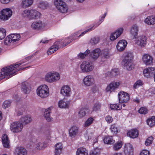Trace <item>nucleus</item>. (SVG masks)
I'll return each mask as SVG.
<instances>
[{
	"instance_id": "f257e3e1",
	"label": "nucleus",
	"mask_w": 155,
	"mask_h": 155,
	"mask_svg": "<svg viewBox=\"0 0 155 155\" xmlns=\"http://www.w3.org/2000/svg\"><path fill=\"white\" fill-rule=\"evenodd\" d=\"M21 64V63L13 64L2 69L0 72V80L4 78L7 79L15 75L17 71L24 68H18Z\"/></svg>"
},
{
	"instance_id": "f03ea898",
	"label": "nucleus",
	"mask_w": 155,
	"mask_h": 155,
	"mask_svg": "<svg viewBox=\"0 0 155 155\" xmlns=\"http://www.w3.org/2000/svg\"><path fill=\"white\" fill-rule=\"evenodd\" d=\"M133 58L132 54L128 52L126 53L124 56V58L122 60V64L128 70H132L134 67L132 62Z\"/></svg>"
},
{
	"instance_id": "7ed1b4c3",
	"label": "nucleus",
	"mask_w": 155,
	"mask_h": 155,
	"mask_svg": "<svg viewBox=\"0 0 155 155\" xmlns=\"http://www.w3.org/2000/svg\"><path fill=\"white\" fill-rule=\"evenodd\" d=\"M48 87L46 85L40 86L37 89V95L42 98H46L49 95Z\"/></svg>"
},
{
	"instance_id": "20e7f679",
	"label": "nucleus",
	"mask_w": 155,
	"mask_h": 155,
	"mask_svg": "<svg viewBox=\"0 0 155 155\" xmlns=\"http://www.w3.org/2000/svg\"><path fill=\"white\" fill-rule=\"evenodd\" d=\"M54 3L56 8L59 11L63 13L67 12L68 7L65 3L62 0H55Z\"/></svg>"
},
{
	"instance_id": "39448f33",
	"label": "nucleus",
	"mask_w": 155,
	"mask_h": 155,
	"mask_svg": "<svg viewBox=\"0 0 155 155\" xmlns=\"http://www.w3.org/2000/svg\"><path fill=\"white\" fill-rule=\"evenodd\" d=\"M23 128V125L20 121H16L12 122L10 125V129L11 131L14 133L21 132Z\"/></svg>"
},
{
	"instance_id": "423d86ee",
	"label": "nucleus",
	"mask_w": 155,
	"mask_h": 155,
	"mask_svg": "<svg viewBox=\"0 0 155 155\" xmlns=\"http://www.w3.org/2000/svg\"><path fill=\"white\" fill-rule=\"evenodd\" d=\"M83 72H87L92 71L94 68L93 63L90 61H84L80 66Z\"/></svg>"
},
{
	"instance_id": "0eeeda50",
	"label": "nucleus",
	"mask_w": 155,
	"mask_h": 155,
	"mask_svg": "<svg viewBox=\"0 0 155 155\" xmlns=\"http://www.w3.org/2000/svg\"><path fill=\"white\" fill-rule=\"evenodd\" d=\"M118 96L119 103H127L130 99L129 94L124 91L120 92L118 94Z\"/></svg>"
},
{
	"instance_id": "6e6552de",
	"label": "nucleus",
	"mask_w": 155,
	"mask_h": 155,
	"mask_svg": "<svg viewBox=\"0 0 155 155\" xmlns=\"http://www.w3.org/2000/svg\"><path fill=\"white\" fill-rule=\"evenodd\" d=\"M12 11L10 8L3 9L0 13V18L3 20H8L12 15Z\"/></svg>"
},
{
	"instance_id": "1a4fd4ad",
	"label": "nucleus",
	"mask_w": 155,
	"mask_h": 155,
	"mask_svg": "<svg viewBox=\"0 0 155 155\" xmlns=\"http://www.w3.org/2000/svg\"><path fill=\"white\" fill-rule=\"evenodd\" d=\"M155 73V68L152 67L146 68L143 71L144 76L147 78L152 77Z\"/></svg>"
},
{
	"instance_id": "9d476101",
	"label": "nucleus",
	"mask_w": 155,
	"mask_h": 155,
	"mask_svg": "<svg viewBox=\"0 0 155 155\" xmlns=\"http://www.w3.org/2000/svg\"><path fill=\"white\" fill-rule=\"evenodd\" d=\"M120 83L118 82L113 81L111 83L107 86L106 88L107 92H111L114 91L118 88L119 86Z\"/></svg>"
},
{
	"instance_id": "9b49d317",
	"label": "nucleus",
	"mask_w": 155,
	"mask_h": 155,
	"mask_svg": "<svg viewBox=\"0 0 155 155\" xmlns=\"http://www.w3.org/2000/svg\"><path fill=\"white\" fill-rule=\"evenodd\" d=\"M84 84L87 86L92 85L94 82L93 77L91 75H87L84 78L83 80Z\"/></svg>"
},
{
	"instance_id": "f8f14e48",
	"label": "nucleus",
	"mask_w": 155,
	"mask_h": 155,
	"mask_svg": "<svg viewBox=\"0 0 155 155\" xmlns=\"http://www.w3.org/2000/svg\"><path fill=\"white\" fill-rule=\"evenodd\" d=\"M101 52V50L99 48H96L90 51V57L93 60H96L99 57Z\"/></svg>"
},
{
	"instance_id": "ddd939ff",
	"label": "nucleus",
	"mask_w": 155,
	"mask_h": 155,
	"mask_svg": "<svg viewBox=\"0 0 155 155\" xmlns=\"http://www.w3.org/2000/svg\"><path fill=\"white\" fill-rule=\"evenodd\" d=\"M136 43L141 47H144L146 44V38L144 36H140L136 38Z\"/></svg>"
},
{
	"instance_id": "4468645a",
	"label": "nucleus",
	"mask_w": 155,
	"mask_h": 155,
	"mask_svg": "<svg viewBox=\"0 0 155 155\" xmlns=\"http://www.w3.org/2000/svg\"><path fill=\"white\" fill-rule=\"evenodd\" d=\"M123 28H120L117 29L116 31L113 33L110 37V39L111 41H114L120 36L123 32Z\"/></svg>"
},
{
	"instance_id": "2eb2a0df",
	"label": "nucleus",
	"mask_w": 155,
	"mask_h": 155,
	"mask_svg": "<svg viewBox=\"0 0 155 155\" xmlns=\"http://www.w3.org/2000/svg\"><path fill=\"white\" fill-rule=\"evenodd\" d=\"M60 41H57L54 43V44L49 48V51L47 52L48 55L51 54L52 53H54L55 51L57 50L59 48L61 47L62 45H60Z\"/></svg>"
},
{
	"instance_id": "dca6fc26",
	"label": "nucleus",
	"mask_w": 155,
	"mask_h": 155,
	"mask_svg": "<svg viewBox=\"0 0 155 155\" xmlns=\"http://www.w3.org/2000/svg\"><path fill=\"white\" fill-rule=\"evenodd\" d=\"M133 149L130 143L125 144L124 152L125 155H133Z\"/></svg>"
},
{
	"instance_id": "f3484780",
	"label": "nucleus",
	"mask_w": 155,
	"mask_h": 155,
	"mask_svg": "<svg viewBox=\"0 0 155 155\" xmlns=\"http://www.w3.org/2000/svg\"><path fill=\"white\" fill-rule=\"evenodd\" d=\"M30 19H38L39 18L41 15V13L37 11L31 9L30 10Z\"/></svg>"
},
{
	"instance_id": "a211bd4d",
	"label": "nucleus",
	"mask_w": 155,
	"mask_h": 155,
	"mask_svg": "<svg viewBox=\"0 0 155 155\" xmlns=\"http://www.w3.org/2000/svg\"><path fill=\"white\" fill-rule=\"evenodd\" d=\"M127 45V43L125 40H120L117 45V49L120 51H122L124 49Z\"/></svg>"
},
{
	"instance_id": "6ab92c4d",
	"label": "nucleus",
	"mask_w": 155,
	"mask_h": 155,
	"mask_svg": "<svg viewBox=\"0 0 155 155\" xmlns=\"http://www.w3.org/2000/svg\"><path fill=\"white\" fill-rule=\"evenodd\" d=\"M138 31V27L136 25H134L132 27L130 33L133 39H136L137 38Z\"/></svg>"
},
{
	"instance_id": "aec40b11",
	"label": "nucleus",
	"mask_w": 155,
	"mask_h": 155,
	"mask_svg": "<svg viewBox=\"0 0 155 155\" xmlns=\"http://www.w3.org/2000/svg\"><path fill=\"white\" fill-rule=\"evenodd\" d=\"M144 63L147 65L151 64L153 62L152 57L148 54H144L142 58Z\"/></svg>"
},
{
	"instance_id": "412c9836",
	"label": "nucleus",
	"mask_w": 155,
	"mask_h": 155,
	"mask_svg": "<svg viewBox=\"0 0 155 155\" xmlns=\"http://www.w3.org/2000/svg\"><path fill=\"white\" fill-rule=\"evenodd\" d=\"M15 153V155H27V152L25 148L18 147L16 148Z\"/></svg>"
},
{
	"instance_id": "4be33fe9",
	"label": "nucleus",
	"mask_w": 155,
	"mask_h": 155,
	"mask_svg": "<svg viewBox=\"0 0 155 155\" xmlns=\"http://www.w3.org/2000/svg\"><path fill=\"white\" fill-rule=\"evenodd\" d=\"M2 143L5 147L8 148L10 146L9 140L8 137L6 134H3L2 138Z\"/></svg>"
},
{
	"instance_id": "5701e85b",
	"label": "nucleus",
	"mask_w": 155,
	"mask_h": 155,
	"mask_svg": "<svg viewBox=\"0 0 155 155\" xmlns=\"http://www.w3.org/2000/svg\"><path fill=\"white\" fill-rule=\"evenodd\" d=\"M54 153L55 155H60L62 152L63 147L62 144L59 143L55 145Z\"/></svg>"
},
{
	"instance_id": "b1692460",
	"label": "nucleus",
	"mask_w": 155,
	"mask_h": 155,
	"mask_svg": "<svg viewBox=\"0 0 155 155\" xmlns=\"http://www.w3.org/2000/svg\"><path fill=\"white\" fill-rule=\"evenodd\" d=\"M71 91V89L68 86H63L61 89V93L64 96H67L70 95V93Z\"/></svg>"
},
{
	"instance_id": "393cba45",
	"label": "nucleus",
	"mask_w": 155,
	"mask_h": 155,
	"mask_svg": "<svg viewBox=\"0 0 155 155\" xmlns=\"http://www.w3.org/2000/svg\"><path fill=\"white\" fill-rule=\"evenodd\" d=\"M51 108V107H49L46 109L44 112V117L46 120L48 122H50L52 120V118L50 115Z\"/></svg>"
},
{
	"instance_id": "a878e982",
	"label": "nucleus",
	"mask_w": 155,
	"mask_h": 155,
	"mask_svg": "<svg viewBox=\"0 0 155 155\" xmlns=\"http://www.w3.org/2000/svg\"><path fill=\"white\" fill-rule=\"evenodd\" d=\"M42 22L40 21L34 22L31 25V28L35 29H39L42 27Z\"/></svg>"
},
{
	"instance_id": "bb28decb",
	"label": "nucleus",
	"mask_w": 155,
	"mask_h": 155,
	"mask_svg": "<svg viewBox=\"0 0 155 155\" xmlns=\"http://www.w3.org/2000/svg\"><path fill=\"white\" fill-rule=\"evenodd\" d=\"M31 121V119L30 117L26 116L22 117L20 119V122L24 125H26Z\"/></svg>"
},
{
	"instance_id": "cd10ccee",
	"label": "nucleus",
	"mask_w": 155,
	"mask_h": 155,
	"mask_svg": "<svg viewBox=\"0 0 155 155\" xmlns=\"http://www.w3.org/2000/svg\"><path fill=\"white\" fill-rule=\"evenodd\" d=\"M138 132L136 129H132L127 132V135L133 138H136L138 137Z\"/></svg>"
},
{
	"instance_id": "c85d7f7f",
	"label": "nucleus",
	"mask_w": 155,
	"mask_h": 155,
	"mask_svg": "<svg viewBox=\"0 0 155 155\" xmlns=\"http://www.w3.org/2000/svg\"><path fill=\"white\" fill-rule=\"evenodd\" d=\"M78 129L77 127L73 126L69 130V136L72 137H74L78 133Z\"/></svg>"
},
{
	"instance_id": "c756f323",
	"label": "nucleus",
	"mask_w": 155,
	"mask_h": 155,
	"mask_svg": "<svg viewBox=\"0 0 155 155\" xmlns=\"http://www.w3.org/2000/svg\"><path fill=\"white\" fill-rule=\"evenodd\" d=\"M88 151L86 148L81 147L77 149L76 152V155H87Z\"/></svg>"
},
{
	"instance_id": "7c9ffc66",
	"label": "nucleus",
	"mask_w": 155,
	"mask_h": 155,
	"mask_svg": "<svg viewBox=\"0 0 155 155\" xmlns=\"http://www.w3.org/2000/svg\"><path fill=\"white\" fill-rule=\"evenodd\" d=\"M21 89L24 93L28 94L30 91L31 87L28 84L24 83L21 85Z\"/></svg>"
},
{
	"instance_id": "2f4dec72",
	"label": "nucleus",
	"mask_w": 155,
	"mask_h": 155,
	"mask_svg": "<svg viewBox=\"0 0 155 155\" xmlns=\"http://www.w3.org/2000/svg\"><path fill=\"white\" fill-rule=\"evenodd\" d=\"M38 6L39 8L44 10L49 7V4L46 2L41 1L38 3Z\"/></svg>"
},
{
	"instance_id": "473e14b6",
	"label": "nucleus",
	"mask_w": 155,
	"mask_h": 155,
	"mask_svg": "<svg viewBox=\"0 0 155 155\" xmlns=\"http://www.w3.org/2000/svg\"><path fill=\"white\" fill-rule=\"evenodd\" d=\"M145 22L149 25H153L155 23V15L148 17L145 20Z\"/></svg>"
},
{
	"instance_id": "72a5a7b5",
	"label": "nucleus",
	"mask_w": 155,
	"mask_h": 155,
	"mask_svg": "<svg viewBox=\"0 0 155 155\" xmlns=\"http://www.w3.org/2000/svg\"><path fill=\"white\" fill-rule=\"evenodd\" d=\"M69 101H65V100L64 99L60 101L58 103V106L59 107L61 108H67L69 104Z\"/></svg>"
},
{
	"instance_id": "f704fd0d",
	"label": "nucleus",
	"mask_w": 155,
	"mask_h": 155,
	"mask_svg": "<svg viewBox=\"0 0 155 155\" xmlns=\"http://www.w3.org/2000/svg\"><path fill=\"white\" fill-rule=\"evenodd\" d=\"M33 0H23L21 5L23 8L28 7L32 4Z\"/></svg>"
},
{
	"instance_id": "c9c22d12",
	"label": "nucleus",
	"mask_w": 155,
	"mask_h": 155,
	"mask_svg": "<svg viewBox=\"0 0 155 155\" xmlns=\"http://www.w3.org/2000/svg\"><path fill=\"white\" fill-rule=\"evenodd\" d=\"M104 141L105 143L113 144L115 141L113 140L112 136H110L105 137L104 139Z\"/></svg>"
},
{
	"instance_id": "e433bc0d",
	"label": "nucleus",
	"mask_w": 155,
	"mask_h": 155,
	"mask_svg": "<svg viewBox=\"0 0 155 155\" xmlns=\"http://www.w3.org/2000/svg\"><path fill=\"white\" fill-rule=\"evenodd\" d=\"M12 39V41L13 43L16 41H18L20 38L21 36L19 34H12L9 35Z\"/></svg>"
},
{
	"instance_id": "4c0bfd02",
	"label": "nucleus",
	"mask_w": 155,
	"mask_h": 155,
	"mask_svg": "<svg viewBox=\"0 0 155 155\" xmlns=\"http://www.w3.org/2000/svg\"><path fill=\"white\" fill-rule=\"evenodd\" d=\"M87 109L86 108H81L78 112V116L80 118L84 117L86 115Z\"/></svg>"
},
{
	"instance_id": "58836bf2",
	"label": "nucleus",
	"mask_w": 155,
	"mask_h": 155,
	"mask_svg": "<svg viewBox=\"0 0 155 155\" xmlns=\"http://www.w3.org/2000/svg\"><path fill=\"white\" fill-rule=\"evenodd\" d=\"M147 124L150 127H153L155 125V117H152L147 120Z\"/></svg>"
},
{
	"instance_id": "ea45409f",
	"label": "nucleus",
	"mask_w": 155,
	"mask_h": 155,
	"mask_svg": "<svg viewBox=\"0 0 155 155\" xmlns=\"http://www.w3.org/2000/svg\"><path fill=\"white\" fill-rule=\"evenodd\" d=\"M100 40V38L98 36H96L91 38L90 41V42L92 45H94L98 43Z\"/></svg>"
},
{
	"instance_id": "a19ab883",
	"label": "nucleus",
	"mask_w": 155,
	"mask_h": 155,
	"mask_svg": "<svg viewBox=\"0 0 155 155\" xmlns=\"http://www.w3.org/2000/svg\"><path fill=\"white\" fill-rule=\"evenodd\" d=\"M46 147V144L44 142H40L36 145V148L38 150H41Z\"/></svg>"
},
{
	"instance_id": "79ce46f5",
	"label": "nucleus",
	"mask_w": 155,
	"mask_h": 155,
	"mask_svg": "<svg viewBox=\"0 0 155 155\" xmlns=\"http://www.w3.org/2000/svg\"><path fill=\"white\" fill-rule=\"evenodd\" d=\"M90 53V50L87 49L86 51L83 53H80L78 55V57L81 59H83L84 58Z\"/></svg>"
},
{
	"instance_id": "37998d69",
	"label": "nucleus",
	"mask_w": 155,
	"mask_h": 155,
	"mask_svg": "<svg viewBox=\"0 0 155 155\" xmlns=\"http://www.w3.org/2000/svg\"><path fill=\"white\" fill-rule=\"evenodd\" d=\"M45 80L48 82L50 83L53 82L51 73H47L45 76Z\"/></svg>"
},
{
	"instance_id": "c03bdc74",
	"label": "nucleus",
	"mask_w": 155,
	"mask_h": 155,
	"mask_svg": "<svg viewBox=\"0 0 155 155\" xmlns=\"http://www.w3.org/2000/svg\"><path fill=\"white\" fill-rule=\"evenodd\" d=\"M101 104L99 103H95L93 107V111H99L101 110Z\"/></svg>"
},
{
	"instance_id": "a18cd8bd",
	"label": "nucleus",
	"mask_w": 155,
	"mask_h": 155,
	"mask_svg": "<svg viewBox=\"0 0 155 155\" xmlns=\"http://www.w3.org/2000/svg\"><path fill=\"white\" fill-rule=\"evenodd\" d=\"M52 78L53 82L56 81L60 79V75L57 72L52 73Z\"/></svg>"
},
{
	"instance_id": "49530a36",
	"label": "nucleus",
	"mask_w": 155,
	"mask_h": 155,
	"mask_svg": "<svg viewBox=\"0 0 155 155\" xmlns=\"http://www.w3.org/2000/svg\"><path fill=\"white\" fill-rule=\"evenodd\" d=\"M5 35V30L3 28H0V40L3 39Z\"/></svg>"
},
{
	"instance_id": "de8ad7c7",
	"label": "nucleus",
	"mask_w": 155,
	"mask_h": 155,
	"mask_svg": "<svg viewBox=\"0 0 155 155\" xmlns=\"http://www.w3.org/2000/svg\"><path fill=\"white\" fill-rule=\"evenodd\" d=\"M94 119L92 117L89 118L84 123V127H87L90 125L93 122Z\"/></svg>"
},
{
	"instance_id": "09e8293b",
	"label": "nucleus",
	"mask_w": 155,
	"mask_h": 155,
	"mask_svg": "<svg viewBox=\"0 0 155 155\" xmlns=\"http://www.w3.org/2000/svg\"><path fill=\"white\" fill-rule=\"evenodd\" d=\"M100 150L98 148H96L94 150L91 151L89 155H98L100 154Z\"/></svg>"
},
{
	"instance_id": "8fccbe9b",
	"label": "nucleus",
	"mask_w": 155,
	"mask_h": 155,
	"mask_svg": "<svg viewBox=\"0 0 155 155\" xmlns=\"http://www.w3.org/2000/svg\"><path fill=\"white\" fill-rule=\"evenodd\" d=\"M122 142L121 141L117 142L114 145V149L115 150H117L119 149L122 147Z\"/></svg>"
},
{
	"instance_id": "3c124183",
	"label": "nucleus",
	"mask_w": 155,
	"mask_h": 155,
	"mask_svg": "<svg viewBox=\"0 0 155 155\" xmlns=\"http://www.w3.org/2000/svg\"><path fill=\"white\" fill-rule=\"evenodd\" d=\"M30 10H25L23 11L22 13V15L23 17H26L28 18H30Z\"/></svg>"
},
{
	"instance_id": "603ef678",
	"label": "nucleus",
	"mask_w": 155,
	"mask_h": 155,
	"mask_svg": "<svg viewBox=\"0 0 155 155\" xmlns=\"http://www.w3.org/2000/svg\"><path fill=\"white\" fill-rule=\"evenodd\" d=\"M110 107L112 110H120L121 109V105H120L119 104H112L110 105Z\"/></svg>"
},
{
	"instance_id": "864d4df0",
	"label": "nucleus",
	"mask_w": 155,
	"mask_h": 155,
	"mask_svg": "<svg viewBox=\"0 0 155 155\" xmlns=\"http://www.w3.org/2000/svg\"><path fill=\"white\" fill-rule=\"evenodd\" d=\"M11 101L9 100H6L3 103L2 107L4 108H6L9 107L11 105Z\"/></svg>"
},
{
	"instance_id": "5fc2aeb1",
	"label": "nucleus",
	"mask_w": 155,
	"mask_h": 155,
	"mask_svg": "<svg viewBox=\"0 0 155 155\" xmlns=\"http://www.w3.org/2000/svg\"><path fill=\"white\" fill-rule=\"evenodd\" d=\"M10 37V35H8L5 39L4 41V43L6 45H10L12 44V39Z\"/></svg>"
},
{
	"instance_id": "6e6d98bb",
	"label": "nucleus",
	"mask_w": 155,
	"mask_h": 155,
	"mask_svg": "<svg viewBox=\"0 0 155 155\" xmlns=\"http://www.w3.org/2000/svg\"><path fill=\"white\" fill-rule=\"evenodd\" d=\"M143 85L142 81L140 80L137 81L134 84L133 87L134 89H136L139 87L140 86Z\"/></svg>"
},
{
	"instance_id": "4d7b16f0",
	"label": "nucleus",
	"mask_w": 155,
	"mask_h": 155,
	"mask_svg": "<svg viewBox=\"0 0 155 155\" xmlns=\"http://www.w3.org/2000/svg\"><path fill=\"white\" fill-rule=\"evenodd\" d=\"M153 140V138L152 137H149L146 140L145 142V144L146 146H149L152 144V141Z\"/></svg>"
},
{
	"instance_id": "13d9d810",
	"label": "nucleus",
	"mask_w": 155,
	"mask_h": 155,
	"mask_svg": "<svg viewBox=\"0 0 155 155\" xmlns=\"http://www.w3.org/2000/svg\"><path fill=\"white\" fill-rule=\"evenodd\" d=\"M110 129L111 132L114 133H117L118 131L117 125L115 124L111 125Z\"/></svg>"
},
{
	"instance_id": "bf43d9fd",
	"label": "nucleus",
	"mask_w": 155,
	"mask_h": 155,
	"mask_svg": "<svg viewBox=\"0 0 155 155\" xmlns=\"http://www.w3.org/2000/svg\"><path fill=\"white\" fill-rule=\"evenodd\" d=\"M67 40V39H66L65 40H62L61 41H59L60 43H59V44L60 45H62V46L61 48H63L65 46L67 45H68L71 42H67V43L64 44L65 42H66Z\"/></svg>"
},
{
	"instance_id": "052dcab7",
	"label": "nucleus",
	"mask_w": 155,
	"mask_h": 155,
	"mask_svg": "<svg viewBox=\"0 0 155 155\" xmlns=\"http://www.w3.org/2000/svg\"><path fill=\"white\" fill-rule=\"evenodd\" d=\"M102 56L103 58H108L109 56L108 51L107 50L106 51H103L102 53Z\"/></svg>"
},
{
	"instance_id": "680f3d73",
	"label": "nucleus",
	"mask_w": 155,
	"mask_h": 155,
	"mask_svg": "<svg viewBox=\"0 0 155 155\" xmlns=\"http://www.w3.org/2000/svg\"><path fill=\"white\" fill-rule=\"evenodd\" d=\"M95 28V27H94V25L93 26H92L91 27L89 28V29H87V30L84 31L83 32H82L78 36V37H81V36H83L84 34H86V33H87L88 31H91L92 30L94 29Z\"/></svg>"
},
{
	"instance_id": "e2e57ef3",
	"label": "nucleus",
	"mask_w": 155,
	"mask_h": 155,
	"mask_svg": "<svg viewBox=\"0 0 155 155\" xmlns=\"http://www.w3.org/2000/svg\"><path fill=\"white\" fill-rule=\"evenodd\" d=\"M139 113L141 114H146L147 112V110L145 108L142 107L138 110Z\"/></svg>"
},
{
	"instance_id": "0e129e2a",
	"label": "nucleus",
	"mask_w": 155,
	"mask_h": 155,
	"mask_svg": "<svg viewBox=\"0 0 155 155\" xmlns=\"http://www.w3.org/2000/svg\"><path fill=\"white\" fill-rule=\"evenodd\" d=\"M111 72L112 77L115 76L119 74V71L117 69H114L112 70Z\"/></svg>"
},
{
	"instance_id": "69168bd1",
	"label": "nucleus",
	"mask_w": 155,
	"mask_h": 155,
	"mask_svg": "<svg viewBox=\"0 0 155 155\" xmlns=\"http://www.w3.org/2000/svg\"><path fill=\"white\" fill-rule=\"evenodd\" d=\"M105 120L108 123H111L113 120V119L112 117L109 115H108L106 117Z\"/></svg>"
},
{
	"instance_id": "338daca9",
	"label": "nucleus",
	"mask_w": 155,
	"mask_h": 155,
	"mask_svg": "<svg viewBox=\"0 0 155 155\" xmlns=\"http://www.w3.org/2000/svg\"><path fill=\"white\" fill-rule=\"evenodd\" d=\"M140 155H149V152L147 150H143L140 153Z\"/></svg>"
},
{
	"instance_id": "774afa93",
	"label": "nucleus",
	"mask_w": 155,
	"mask_h": 155,
	"mask_svg": "<svg viewBox=\"0 0 155 155\" xmlns=\"http://www.w3.org/2000/svg\"><path fill=\"white\" fill-rule=\"evenodd\" d=\"M14 0H0V1L2 3L7 4L10 2H12Z\"/></svg>"
}]
</instances>
